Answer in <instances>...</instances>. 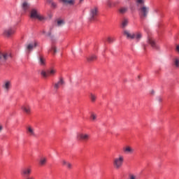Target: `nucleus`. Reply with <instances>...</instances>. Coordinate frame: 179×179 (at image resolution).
<instances>
[{
	"instance_id": "obj_41",
	"label": "nucleus",
	"mask_w": 179,
	"mask_h": 179,
	"mask_svg": "<svg viewBox=\"0 0 179 179\" xmlns=\"http://www.w3.org/2000/svg\"><path fill=\"white\" fill-rule=\"evenodd\" d=\"M155 12H157V10H155Z\"/></svg>"
},
{
	"instance_id": "obj_7",
	"label": "nucleus",
	"mask_w": 179,
	"mask_h": 179,
	"mask_svg": "<svg viewBox=\"0 0 179 179\" xmlns=\"http://www.w3.org/2000/svg\"><path fill=\"white\" fill-rule=\"evenodd\" d=\"M77 139L83 141V142H87L90 139V134L85 132H79L77 134Z\"/></svg>"
},
{
	"instance_id": "obj_15",
	"label": "nucleus",
	"mask_w": 179,
	"mask_h": 179,
	"mask_svg": "<svg viewBox=\"0 0 179 179\" xmlns=\"http://www.w3.org/2000/svg\"><path fill=\"white\" fill-rule=\"evenodd\" d=\"M27 134L29 136L36 137V132L34 131V128H33L31 126H28L27 127Z\"/></svg>"
},
{
	"instance_id": "obj_29",
	"label": "nucleus",
	"mask_w": 179,
	"mask_h": 179,
	"mask_svg": "<svg viewBox=\"0 0 179 179\" xmlns=\"http://www.w3.org/2000/svg\"><path fill=\"white\" fill-rule=\"evenodd\" d=\"M65 24V21L63 20H57V26L59 27H61L62 26H64Z\"/></svg>"
},
{
	"instance_id": "obj_26",
	"label": "nucleus",
	"mask_w": 179,
	"mask_h": 179,
	"mask_svg": "<svg viewBox=\"0 0 179 179\" xmlns=\"http://www.w3.org/2000/svg\"><path fill=\"white\" fill-rule=\"evenodd\" d=\"M173 66L175 68H179V58L176 57L173 59Z\"/></svg>"
},
{
	"instance_id": "obj_35",
	"label": "nucleus",
	"mask_w": 179,
	"mask_h": 179,
	"mask_svg": "<svg viewBox=\"0 0 179 179\" xmlns=\"http://www.w3.org/2000/svg\"><path fill=\"white\" fill-rule=\"evenodd\" d=\"M25 179H36V178H34V177H33V176H28Z\"/></svg>"
},
{
	"instance_id": "obj_39",
	"label": "nucleus",
	"mask_w": 179,
	"mask_h": 179,
	"mask_svg": "<svg viewBox=\"0 0 179 179\" xmlns=\"http://www.w3.org/2000/svg\"><path fill=\"white\" fill-rule=\"evenodd\" d=\"M151 94H155V91L152 90L151 91Z\"/></svg>"
},
{
	"instance_id": "obj_9",
	"label": "nucleus",
	"mask_w": 179,
	"mask_h": 179,
	"mask_svg": "<svg viewBox=\"0 0 179 179\" xmlns=\"http://www.w3.org/2000/svg\"><path fill=\"white\" fill-rule=\"evenodd\" d=\"M10 87H12V82H10V80H6L3 82L2 88L3 89L4 92L8 93V92L10 90Z\"/></svg>"
},
{
	"instance_id": "obj_10",
	"label": "nucleus",
	"mask_w": 179,
	"mask_h": 179,
	"mask_svg": "<svg viewBox=\"0 0 179 179\" xmlns=\"http://www.w3.org/2000/svg\"><path fill=\"white\" fill-rule=\"evenodd\" d=\"M55 72L57 71L54 69L48 70L47 72L42 71L41 75L43 78H48V76H52V75H55Z\"/></svg>"
},
{
	"instance_id": "obj_31",
	"label": "nucleus",
	"mask_w": 179,
	"mask_h": 179,
	"mask_svg": "<svg viewBox=\"0 0 179 179\" xmlns=\"http://www.w3.org/2000/svg\"><path fill=\"white\" fill-rule=\"evenodd\" d=\"M48 3H50L52 8H57V3H55V2H53L51 0H47Z\"/></svg>"
},
{
	"instance_id": "obj_17",
	"label": "nucleus",
	"mask_w": 179,
	"mask_h": 179,
	"mask_svg": "<svg viewBox=\"0 0 179 179\" xmlns=\"http://www.w3.org/2000/svg\"><path fill=\"white\" fill-rule=\"evenodd\" d=\"M21 108L22 111H24V113H26V114H30V113H31V108L27 104L22 106Z\"/></svg>"
},
{
	"instance_id": "obj_40",
	"label": "nucleus",
	"mask_w": 179,
	"mask_h": 179,
	"mask_svg": "<svg viewBox=\"0 0 179 179\" xmlns=\"http://www.w3.org/2000/svg\"><path fill=\"white\" fill-rule=\"evenodd\" d=\"M43 34H45V31H43Z\"/></svg>"
},
{
	"instance_id": "obj_38",
	"label": "nucleus",
	"mask_w": 179,
	"mask_h": 179,
	"mask_svg": "<svg viewBox=\"0 0 179 179\" xmlns=\"http://www.w3.org/2000/svg\"><path fill=\"white\" fill-rule=\"evenodd\" d=\"M84 0H79V3H82V2H83Z\"/></svg>"
},
{
	"instance_id": "obj_1",
	"label": "nucleus",
	"mask_w": 179,
	"mask_h": 179,
	"mask_svg": "<svg viewBox=\"0 0 179 179\" xmlns=\"http://www.w3.org/2000/svg\"><path fill=\"white\" fill-rule=\"evenodd\" d=\"M136 5L138 8V15L141 20H145L149 15L150 8L145 5V0H136Z\"/></svg>"
},
{
	"instance_id": "obj_2",
	"label": "nucleus",
	"mask_w": 179,
	"mask_h": 179,
	"mask_svg": "<svg viewBox=\"0 0 179 179\" xmlns=\"http://www.w3.org/2000/svg\"><path fill=\"white\" fill-rule=\"evenodd\" d=\"M123 36H124L127 40H135L136 43H139L143 37L142 32L136 31L134 33H131V31L127 29L123 31Z\"/></svg>"
},
{
	"instance_id": "obj_23",
	"label": "nucleus",
	"mask_w": 179,
	"mask_h": 179,
	"mask_svg": "<svg viewBox=\"0 0 179 179\" xmlns=\"http://www.w3.org/2000/svg\"><path fill=\"white\" fill-rule=\"evenodd\" d=\"M87 62H93L94 61H96V59H97V56L94 55H92L90 56H89L87 58Z\"/></svg>"
},
{
	"instance_id": "obj_20",
	"label": "nucleus",
	"mask_w": 179,
	"mask_h": 179,
	"mask_svg": "<svg viewBox=\"0 0 179 179\" xmlns=\"http://www.w3.org/2000/svg\"><path fill=\"white\" fill-rule=\"evenodd\" d=\"M123 152L124 153H134V148L130 146H127L123 148Z\"/></svg>"
},
{
	"instance_id": "obj_12",
	"label": "nucleus",
	"mask_w": 179,
	"mask_h": 179,
	"mask_svg": "<svg viewBox=\"0 0 179 179\" xmlns=\"http://www.w3.org/2000/svg\"><path fill=\"white\" fill-rule=\"evenodd\" d=\"M3 36H5L6 37H10V36H13V34H15V29H13V28H8L6 29L3 31Z\"/></svg>"
},
{
	"instance_id": "obj_13",
	"label": "nucleus",
	"mask_w": 179,
	"mask_h": 179,
	"mask_svg": "<svg viewBox=\"0 0 179 179\" xmlns=\"http://www.w3.org/2000/svg\"><path fill=\"white\" fill-rule=\"evenodd\" d=\"M64 78H59V81L54 84L55 90L57 92L58 89H59L61 86H64Z\"/></svg>"
},
{
	"instance_id": "obj_21",
	"label": "nucleus",
	"mask_w": 179,
	"mask_h": 179,
	"mask_svg": "<svg viewBox=\"0 0 179 179\" xmlns=\"http://www.w3.org/2000/svg\"><path fill=\"white\" fill-rule=\"evenodd\" d=\"M62 164L64 166H66L67 167V169H69V170H71V169H72V164H71L70 162L66 161L65 159H63L62 161Z\"/></svg>"
},
{
	"instance_id": "obj_3",
	"label": "nucleus",
	"mask_w": 179,
	"mask_h": 179,
	"mask_svg": "<svg viewBox=\"0 0 179 179\" xmlns=\"http://www.w3.org/2000/svg\"><path fill=\"white\" fill-rule=\"evenodd\" d=\"M124 157L121 155H119L117 157L113 159V164L114 169H115L116 170H120V169H121V167H122L124 164Z\"/></svg>"
},
{
	"instance_id": "obj_32",
	"label": "nucleus",
	"mask_w": 179,
	"mask_h": 179,
	"mask_svg": "<svg viewBox=\"0 0 179 179\" xmlns=\"http://www.w3.org/2000/svg\"><path fill=\"white\" fill-rule=\"evenodd\" d=\"M50 51H52L53 54H57V47H55L54 45H52Z\"/></svg>"
},
{
	"instance_id": "obj_30",
	"label": "nucleus",
	"mask_w": 179,
	"mask_h": 179,
	"mask_svg": "<svg viewBox=\"0 0 179 179\" xmlns=\"http://www.w3.org/2000/svg\"><path fill=\"white\" fill-rule=\"evenodd\" d=\"M90 99H91V101H92V103H94V101H96V99H97V96L91 93L90 94Z\"/></svg>"
},
{
	"instance_id": "obj_25",
	"label": "nucleus",
	"mask_w": 179,
	"mask_h": 179,
	"mask_svg": "<svg viewBox=\"0 0 179 179\" xmlns=\"http://www.w3.org/2000/svg\"><path fill=\"white\" fill-rule=\"evenodd\" d=\"M22 10H24V12H26V10H27L29 8H30V6L29 5V3H27V2L24 1L22 3Z\"/></svg>"
},
{
	"instance_id": "obj_16",
	"label": "nucleus",
	"mask_w": 179,
	"mask_h": 179,
	"mask_svg": "<svg viewBox=\"0 0 179 179\" xmlns=\"http://www.w3.org/2000/svg\"><path fill=\"white\" fill-rule=\"evenodd\" d=\"M59 2H62V3H64V5L73 6V5L76 3V0H59Z\"/></svg>"
},
{
	"instance_id": "obj_24",
	"label": "nucleus",
	"mask_w": 179,
	"mask_h": 179,
	"mask_svg": "<svg viewBox=\"0 0 179 179\" xmlns=\"http://www.w3.org/2000/svg\"><path fill=\"white\" fill-rule=\"evenodd\" d=\"M128 23H129V20L127 18H124L122 22V29H125V27L128 26Z\"/></svg>"
},
{
	"instance_id": "obj_6",
	"label": "nucleus",
	"mask_w": 179,
	"mask_h": 179,
	"mask_svg": "<svg viewBox=\"0 0 179 179\" xmlns=\"http://www.w3.org/2000/svg\"><path fill=\"white\" fill-rule=\"evenodd\" d=\"M97 15H99V8L97 7H92L90 10V22H94V20H96Z\"/></svg>"
},
{
	"instance_id": "obj_19",
	"label": "nucleus",
	"mask_w": 179,
	"mask_h": 179,
	"mask_svg": "<svg viewBox=\"0 0 179 179\" xmlns=\"http://www.w3.org/2000/svg\"><path fill=\"white\" fill-rule=\"evenodd\" d=\"M38 64L39 65H41V66H44V65H45V59L44 57L41 55L38 56Z\"/></svg>"
},
{
	"instance_id": "obj_18",
	"label": "nucleus",
	"mask_w": 179,
	"mask_h": 179,
	"mask_svg": "<svg viewBox=\"0 0 179 179\" xmlns=\"http://www.w3.org/2000/svg\"><path fill=\"white\" fill-rule=\"evenodd\" d=\"M119 2L118 1H111V0H108L107 1V6L109 8H114V6H117V5H118Z\"/></svg>"
},
{
	"instance_id": "obj_22",
	"label": "nucleus",
	"mask_w": 179,
	"mask_h": 179,
	"mask_svg": "<svg viewBox=\"0 0 179 179\" xmlns=\"http://www.w3.org/2000/svg\"><path fill=\"white\" fill-rule=\"evenodd\" d=\"M39 164L41 166H45V164H47L46 157H41L39 160Z\"/></svg>"
},
{
	"instance_id": "obj_28",
	"label": "nucleus",
	"mask_w": 179,
	"mask_h": 179,
	"mask_svg": "<svg viewBox=\"0 0 179 179\" xmlns=\"http://www.w3.org/2000/svg\"><path fill=\"white\" fill-rule=\"evenodd\" d=\"M127 11H128L127 7H123L119 9L120 13H127Z\"/></svg>"
},
{
	"instance_id": "obj_33",
	"label": "nucleus",
	"mask_w": 179,
	"mask_h": 179,
	"mask_svg": "<svg viewBox=\"0 0 179 179\" xmlns=\"http://www.w3.org/2000/svg\"><path fill=\"white\" fill-rule=\"evenodd\" d=\"M107 41H108V43H113L114 42V38H113L111 37H108L107 38Z\"/></svg>"
},
{
	"instance_id": "obj_14",
	"label": "nucleus",
	"mask_w": 179,
	"mask_h": 179,
	"mask_svg": "<svg viewBox=\"0 0 179 179\" xmlns=\"http://www.w3.org/2000/svg\"><path fill=\"white\" fill-rule=\"evenodd\" d=\"M147 41L148 44H150L155 50H159V45L156 44V42L153 38L149 37Z\"/></svg>"
},
{
	"instance_id": "obj_34",
	"label": "nucleus",
	"mask_w": 179,
	"mask_h": 179,
	"mask_svg": "<svg viewBox=\"0 0 179 179\" xmlns=\"http://www.w3.org/2000/svg\"><path fill=\"white\" fill-rule=\"evenodd\" d=\"M129 179H138V177L135 175H131Z\"/></svg>"
},
{
	"instance_id": "obj_11",
	"label": "nucleus",
	"mask_w": 179,
	"mask_h": 179,
	"mask_svg": "<svg viewBox=\"0 0 179 179\" xmlns=\"http://www.w3.org/2000/svg\"><path fill=\"white\" fill-rule=\"evenodd\" d=\"M26 47V51L28 53H30L31 51H33V48H36L37 47V43H28L25 45Z\"/></svg>"
},
{
	"instance_id": "obj_27",
	"label": "nucleus",
	"mask_w": 179,
	"mask_h": 179,
	"mask_svg": "<svg viewBox=\"0 0 179 179\" xmlns=\"http://www.w3.org/2000/svg\"><path fill=\"white\" fill-rule=\"evenodd\" d=\"M90 120L94 122H96V120H97V115L94 113H92L90 115Z\"/></svg>"
},
{
	"instance_id": "obj_8",
	"label": "nucleus",
	"mask_w": 179,
	"mask_h": 179,
	"mask_svg": "<svg viewBox=\"0 0 179 179\" xmlns=\"http://www.w3.org/2000/svg\"><path fill=\"white\" fill-rule=\"evenodd\" d=\"M30 174H31V166L24 167L21 170V176L25 177V178H27V177H30Z\"/></svg>"
},
{
	"instance_id": "obj_4",
	"label": "nucleus",
	"mask_w": 179,
	"mask_h": 179,
	"mask_svg": "<svg viewBox=\"0 0 179 179\" xmlns=\"http://www.w3.org/2000/svg\"><path fill=\"white\" fill-rule=\"evenodd\" d=\"M30 17L31 19H37L38 20H40L41 22H43V20H45V17L44 16L41 15L40 14V12H38V10L36 8H32L30 11Z\"/></svg>"
},
{
	"instance_id": "obj_37",
	"label": "nucleus",
	"mask_w": 179,
	"mask_h": 179,
	"mask_svg": "<svg viewBox=\"0 0 179 179\" xmlns=\"http://www.w3.org/2000/svg\"><path fill=\"white\" fill-rule=\"evenodd\" d=\"M46 36H48V37H50V36H51V33L47 34Z\"/></svg>"
},
{
	"instance_id": "obj_36",
	"label": "nucleus",
	"mask_w": 179,
	"mask_h": 179,
	"mask_svg": "<svg viewBox=\"0 0 179 179\" xmlns=\"http://www.w3.org/2000/svg\"><path fill=\"white\" fill-rule=\"evenodd\" d=\"M2 129H3V127H2V125H0V132L2 131Z\"/></svg>"
},
{
	"instance_id": "obj_5",
	"label": "nucleus",
	"mask_w": 179,
	"mask_h": 179,
	"mask_svg": "<svg viewBox=\"0 0 179 179\" xmlns=\"http://www.w3.org/2000/svg\"><path fill=\"white\" fill-rule=\"evenodd\" d=\"M8 59H12V54L10 52H0V65L5 64Z\"/></svg>"
}]
</instances>
